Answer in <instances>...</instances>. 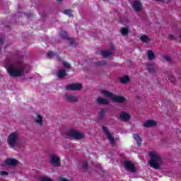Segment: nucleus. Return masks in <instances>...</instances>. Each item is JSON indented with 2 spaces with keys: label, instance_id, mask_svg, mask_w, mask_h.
Here are the masks:
<instances>
[{
  "label": "nucleus",
  "instance_id": "39448f33",
  "mask_svg": "<svg viewBox=\"0 0 181 181\" xmlns=\"http://www.w3.org/2000/svg\"><path fill=\"white\" fill-rule=\"evenodd\" d=\"M67 136L73 138L74 139H83L84 134L82 132H80L75 129H69L66 132Z\"/></svg>",
  "mask_w": 181,
  "mask_h": 181
},
{
  "label": "nucleus",
  "instance_id": "1a4fd4ad",
  "mask_svg": "<svg viewBox=\"0 0 181 181\" xmlns=\"http://www.w3.org/2000/svg\"><path fill=\"white\" fill-rule=\"evenodd\" d=\"M102 129L105 135L107 136V139H109L110 144H114V142H115V139L114 138V136H112V134L108 131V128L105 126H102Z\"/></svg>",
  "mask_w": 181,
  "mask_h": 181
},
{
  "label": "nucleus",
  "instance_id": "bb28decb",
  "mask_svg": "<svg viewBox=\"0 0 181 181\" xmlns=\"http://www.w3.org/2000/svg\"><path fill=\"white\" fill-rule=\"evenodd\" d=\"M64 13L65 15H67L69 17H72L73 16V13L71 12V10H65V11H64Z\"/></svg>",
  "mask_w": 181,
  "mask_h": 181
},
{
  "label": "nucleus",
  "instance_id": "c756f323",
  "mask_svg": "<svg viewBox=\"0 0 181 181\" xmlns=\"http://www.w3.org/2000/svg\"><path fill=\"white\" fill-rule=\"evenodd\" d=\"M0 175L1 176H8V175H9V173H8L7 171H0Z\"/></svg>",
  "mask_w": 181,
  "mask_h": 181
},
{
  "label": "nucleus",
  "instance_id": "ddd939ff",
  "mask_svg": "<svg viewBox=\"0 0 181 181\" xmlns=\"http://www.w3.org/2000/svg\"><path fill=\"white\" fill-rule=\"evenodd\" d=\"M147 69L148 70L149 73H151V74H153V73H156L158 71V66L155 64H149L147 66Z\"/></svg>",
  "mask_w": 181,
  "mask_h": 181
},
{
  "label": "nucleus",
  "instance_id": "7c9ffc66",
  "mask_svg": "<svg viewBox=\"0 0 181 181\" xmlns=\"http://www.w3.org/2000/svg\"><path fill=\"white\" fill-rule=\"evenodd\" d=\"M47 57H54V53H53L52 52H49L47 53Z\"/></svg>",
  "mask_w": 181,
  "mask_h": 181
},
{
  "label": "nucleus",
  "instance_id": "c9c22d12",
  "mask_svg": "<svg viewBox=\"0 0 181 181\" xmlns=\"http://www.w3.org/2000/svg\"><path fill=\"white\" fill-rule=\"evenodd\" d=\"M0 43H4V40L0 39Z\"/></svg>",
  "mask_w": 181,
  "mask_h": 181
},
{
  "label": "nucleus",
  "instance_id": "4be33fe9",
  "mask_svg": "<svg viewBox=\"0 0 181 181\" xmlns=\"http://www.w3.org/2000/svg\"><path fill=\"white\" fill-rule=\"evenodd\" d=\"M107 112V110L105 109H101L100 111L98 112V117L100 119H104L105 118V114Z\"/></svg>",
  "mask_w": 181,
  "mask_h": 181
},
{
  "label": "nucleus",
  "instance_id": "423d86ee",
  "mask_svg": "<svg viewBox=\"0 0 181 181\" xmlns=\"http://www.w3.org/2000/svg\"><path fill=\"white\" fill-rule=\"evenodd\" d=\"M124 168L128 172H132V173H135V172H136V168L131 160H125L124 162Z\"/></svg>",
  "mask_w": 181,
  "mask_h": 181
},
{
  "label": "nucleus",
  "instance_id": "5701e85b",
  "mask_svg": "<svg viewBox=\"0 0 181 181\" xmlns=\"http://www.w3.org/2000/svg\"><path fill=\"white\" fill-rule=\"evenodd\" d=\"M140 40H141V42H143L144 43H149L151 42V39L149 38L148 36L146 35H142L140 37Z\"/></svg>",
  "mask_w": 181,
  "mask_h": 181
},
{
  "label": "nucleus",
  "instance_id": "f8f14e48",
  "mask_svg": "<svg viewBox=\"0 0 181 181\" xmlns=\"http://www.w3.org/2000/svg\"><path fill=\"white\" fill-rule=\"evenodd\" d=\"M4 163L8 165V166H16L18 165V160L14 158H7L5 160Z\"/></svg>",
  "mask_w": 181,
  "mask_h": 181
},
{
  "label": "nucleus",
  "instance_id": "72a5a7b5",
  "mask_svg": "<svg viewBox=\"0 0 181 181\" xmlns=\"http://www.w3.org/2000/svg\"><path fill=\"white\" fill-rule=\"evenodd\" d=\"M59 181H70V180H69L66 178L61 177V178H59Z\"/></svg>",
  "mask_w": 181,
  "mask_h": 181
},
{
  "label": "nucleus",
  "instance_id": "aec40b11",
  "mask_svg": "<svg viewBox=\"0 0 181 181\" xmlns=\"http://www.w3.org/2000/svg\"><path fill=\"white\" fill-rule=\"evenodd\" d=\"M119 81L122 83V84H127V83H129V76H124L123 77L119 78Z\"/></svg>",
  "mask_w": 181,
  "mask_h": 181
},
{
  "label": "nucleus",
  "instance_id": "2f4dec72",
  "mask_svg": "<svg viewBox=\"0 0 181 181\" xmlns=\"http://www.w3.org/2000/svg\"><path fill=\"white\" fill-rule=\"evenodd\" d=\"M168 80L171 82V83H174L175 82V77L170 76L168 78Z\"/></svg>",
  "mask_w": 181,
  "mask_h": 181
},
{
  "label": "nucleus",
  "instance_id": "a211bd4d",
  "mask_svg": "<svg viewBox=\"0 0 181 181\" xmlns=\"http://www.w3.org/2000/svg\"><path fill=\"white\" fill-rule=\"evenodd\" d=\"M133 138L136 141L138 146H141L142 144V139H141V136H139V135H138L137 134H134Z\"/></svg>",
  "mask_w": 181,
  "mask_h": 181
},
{
  "label": "nucleus",
  "instance_id": "0eeeda50",
  "mask_svg": "<svg viewBox=\"0 0 181 181\" xmlns=\"http://www.w3.org/2000/svg\"><path fill=\"white\" fill-rule=\"evenodd\" d=\"M83 88V84L80 83H70L68 84L65 89L67 90H75V91H78Z\"/></svg>",
  "mask_w": 181,
  "mask_h": 181
},
{
  "label": "nucleus",
  "instance_id": "dca6fc26",
  "mask_svg": "<svg viewBox=\"0 0 181 181\" xmlns=\"http://www.w3.org/2000/svg\"><path fill=\"white\" fill-rule=\"evenodd\" d=\"M64 98L66 101H70L71 103H77V101H78L77 97L71 95H65Z\"/></svg>",
  "mask_w": 181,
  "mask_h": 181
},
{
  "label": "nucleus",
  "instance_id": "f3484780",
  "mask_svg": "<svg viewBox=\"0 0 181 181\" xmlns=\"http://www.w3.org/2000/svg\"><path fill=\"white\" fill-rule=\"evenodd\" d=\"M97 102L99 105H108L110 104V101L101 97H98L97 98Z\"/></svg>",
  "mask_w": 181,
  "mask_h": 181
},
{
  "label": "nucleus",
  "instance_id": "9d476101",
  "mask_svg": "<svg viewBox=\"0 0 181 181\" xmlns=\"http://www.w3.org/2000/svg\"><path fill=\"white\" fill-rule=\"evenodd\" d=\"M132 6L136 12H140V11H142V4L139 0H134Z\"/></svg>",
  "mask_w": 181,
  "mask_h": 181
},
{
  "label": "nucleus",
  "instance_id": "b1692460",
  "mask_svg": "<svg viewBox=\"0 0 181 181\" xmlns=\"http://www.w3.org/2000/svg\"><path fill=\"white\" fill-rule=\"evenodd\" d=\"M147 56H148V60H154L155 59V53L152 50H149L147 52Z\"/></svg>",
  "mask_w": 181,
  "mask_h": 181
},
{
  "label": "nucleus",
  "instance_id": "c85d7f7f",
  "mask_svg": "<svg viewBox=\"0 0 181 181\" xmlns=\"http://www.w3.org/2000/svg\"><path fill=\"white\" fill-rule=\"evenodd\" d=\"M82 167L83 169H87L88 168V163L87 161H85L82 163Z\"/></svg>",
  "mask_w": 181,
  "mask_h": 181
},
{
  "label": "nucleus",
  "instance_id": "9b49d317",
  "mask_svg": "<svg viewBox=\"0 0 181 181\" xmlns=\"http://www.w3.org/2000/svg\"><path fill=\"white\" fill-rule=\"evenodd\" d=\"M60 36L61 37H62L63 39H67L68 40V42L69 43V45H74V39L73 38H69L67 36V33L66 31H63L62 33H60Z\"/></svg>",
  "mask_w": 181,
  "mask_h": 181
},
{
  "label": "nucleus",
  "instance_id": "e433bc0d",
  "mask_svg": "<svg viewBox=\"0 0 181 181\" xmlns=\"http://www.w3.org/2000/svg\"><path fill=\"white\" fill-rule=\"evenodd\" d=\"M104 64H105V63H102L100 64V66H104Z\"/></svg>",
  "mask_w": 181,
  "mask_h": 181
},
{
  "label": "nucleus",
  "instance_id": "cd10ccee",
  "mask_svg": "<svg viewBox=\"0 0 181 181\" xmlns=\"http://www.w3.org/2000/svg\"><path fill=\"white\" fill-rule=\"evenodd\" d=\"M61 63L63 64L64 67H65V69H70V64L62 60Z\"/></svg>",
  "mask_w": 181,
  "mask_h": 181
},
{
  "label": "nucleus",
  "instance_id": "412c9836",
  "mask_svg": "<svg viewBox=\"0 0 181 181\" xmlns=\"http://www.w3.org/2000/svg\"><path fill=\"white\" fill-rule=\"evenodd\" d=\"M57 75L59 78H63L64 77H66V71H64V69H59L57 72Z\"/></svg>",
  "mask_w": 181,
  "mask_h": 181
},
{
  "label": "nucleus",
  "instance_id": "473e14b6",
  "mask_svg": "<svg viewBox=\"0 0 181 181\" xmlns=\"http://www.w3.org/2000/svg\"><path fill=\"white\" fill-rule=\"evenodd\" d=\"M163 59H165L166 62H169V60H170V58L168 55H164Z\"/></svg>",
  "mask_w": 181,
  "mask_h": 181
},
{
  "label": "nucleus",
  "instance_id": "f704fd0d",
  "mask_svg": "<svg viewBox=\"0 0 181 181\" xmlns=\"http://www.w3.org/2000/svg\"><path fill=\"white\" fill-rule=\"evenodd\" d=\"M169 39H171V40H175V37L172 35H169Z\"/></svg>",
  "mask_w": 181,
  "mask_h": 181
},
{
  "label": "nucleus",
  "instance_id": "4468645a",
  "mask_svg": "<svg viewBox=\"0 0 181 181\" xmlns=\"http://www.w3.org/2000/svg\"><path fill=\"white\" fill-rule=\"evenodd\" d=\"M144 128H151L152 127H156V121L155 120H147L145 123L143 124Z\"/></svg>",
  "mask_w": 181,
  "mask_h": 181
},
{
  "label": "nucleus",
  "instance_id": "4c0bfd02",
  "mask_svg": "<svg viewBox=\"0 0 181 181\" xmlns=\"http://www.w3.org/2000/svg\"><path fill=\"white\" fill-rule=\"evenodd\" d=\"M57 2H62V0H57Z\"/></svg>",
  "mask_w": 181,
  "mask_h": 181
},
{
  "label": "nucleus",
  "instance_id": "2eb2a0df",
  "mask_svg": "<svg viewBox=\"0 0 181 181\" xmlns=\"http://www.w3.org/2000/svg\"><path fill=\"white\" fill-rule=\"evenodd\" d=\"M119 119L122 121H129V119L131 118V116L129 114L127 113L126 112H122L120 113V115L119 117Z\"/></svg>",
  "mask_w": 181,
  "mask_h": 181
},
{
  "label": "nucleus",
  "instance_id": "6ab92c4d",
  "mask_svg": "<svg viewBox=\"0 0 181 181\" xmlns=\"http://www.w3.org/2000/svg\"><path fill=\"white\" fill-rule=\"evenodd\" d=\"M103 57H110L112 55V50H104L100 53Z\"/></svg>",
  "mask_w": 181,
  "mask_h": 181
},
{
  "label": "nucleus",
  "instance_id": "6e6552de",
  "mask_svg": "<svg viewBox=\"0 0 181 181\" xmlns=\"http://www.w3.org/2000/svg\"><path fill=\"white\" fill-rule=\"evenodd\" d=\"M49 162L51 165H52V166H56V167L60 166L62 163V161L59 158V156H57V155H55V154H52L50 156Z\"/></svg>",
  "mask_w": 181,
  "mask_h": 181
},
{
  "label": "nucleus",
  "instance_id": "f03ea898",
  "mask_svg": "<svg viewBox=\"0 0 181 181\" xmlns=\"http://www.w3.org/2000/svg\"><path fill=\"white\" fill-rule=\"evenodd\" d=\"M151 160H149V165L153 169H159L160 166V156L158 155L156 153L152 151L149 153Z\"/></svg>",
  "mask_w": 181,
  "mask_h": 181
},
{
  "label": "nucleus",
  "instance_id": "20e7f679",
  "mask_svg": "<svg viewBox=\"0 0 181 181\" xmlns=\"http://www.w3.org/2000/svg\"><path fill=\"white\" fill-rule=\"evenodd\" d=\"M7 142L11 149L15 148L18 142V132H13L11 133L7 137Z\"/></svg>",
  "mask_w": 181,
  "mask_h": 181
},
{
  "label": "nucleus",
  "instance_id": "a878e982",
  "mask_svg": "<svg viewBox=\"0 0 181 181\" xmlns=\"http://www.w3.org/2000/svg\"><path fill=\"white\" fill-rule=\"evenodd\" d=\"M37 117H38V119L35 120V122H37V124H40V125H42L43 117H42V115H38Z\"/></svg>",
  "mask_w": 181,
  "mask_h": 181
},
{
  "label": "nucleus",
  "instance_id": "7ed1b4c3",
  "mask_svg": "<svg viewBox=\"0 0 181 181\" xmlns=\"http://www.w3.org/2000/svg\"><path fill=\"white\" fill-rule=\"evenodd\" d=\"M103 94H105L106 97H109V98H111L112 101L115 103H118L119 104H124V103H127V98L124 96H118L113 95L112 92L110 91H103Z\"/></svg>",
  "mask_w": 181,
  "mask_h": 181
},
{
  "label": "nucleus",
  "instance_id": "f257e3e1",
  "mask_svg": "<svg viewBox=\"0 0 181 181\" xmlns=\"http://www.w3.org/2000/svg\"><path fill=\"white\" fill-rule=\"evenodd\" d=\"M5 67L11 77H19L29 71L28 66L21 62L13 63L11 61H6Z\"/></svg>",
  "mask_w": 181,
  "mask_h": 181
},
{
  "label": "nucleus",
  "instance_id": "393cba45",
  "mask_svg": "<svg viewBox=\"0 0 181 181\" xmlns=\"http://www.w3.org/2000/svg\"><path fill=\"white\" fill-rule=\"evenodd\" d=\"M128 32H129V30H128L127 28H122L121 29V33L123 36H127V35H128Z\"/></svg>",
  "mask_w": 181,
  "mask_h": 181
}]
</instances>
